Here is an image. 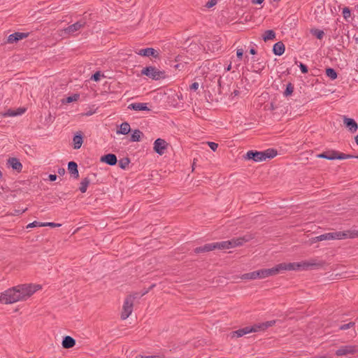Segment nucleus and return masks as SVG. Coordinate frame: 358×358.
<instances>
[{"instance_id": "obj_38", "label": "nucleus", "mask_w": 358, "mask_h": 358, "mask_svg": "<svg viewBox=\"0 0 358 358\" xmlns=\"http://www.w3.org/2000/svg\"><path fill=\"white\" fill-rule=\"evenodd\" d=\"M4 116H8V117H14V116H16V113H15V110H12V109H9L4 114H3Z\"/></svg>"}, {"instance_id": "obj_20", "label": "nucleus", "mask_w": 358, "mask_h": 358, "mask_svg": "<svg viewBox=\"0 0 358 358\" xmlns=\"http://www.w3.org/2000/svg\"><path fill=\"white\" fill-rule=\"evenodd\" d=\"M285 47L282 42L279 41L274 44L273 52L275 55L280 56L285 52Z\"/></svg>"}, {"instance_id": "obj_51", "label": "nucleus", "mask_w": 358, "mask_h": 358, "mask_svg": "<svg viewBox=\"0 0 358 358\" xmlns=\"http://www.w3.org/2000/svg\"><path fill=\"white\" fill-rule=\"evenodd\" d=\"M317 157L318 158H323V159H326V152H324L322 153H320L319 155H317Z\"/></svg>"}, {"instance_id": "obj_55", "label": "nucleus", "mask_w": 358, "mask_h": 358, "mask_svg": "<svg viewBox=\"0 0 358 358\" xmlns=\"http://www.w3.org/2000/svg\"><path fill=\"white\" fill-rule=\"evenodd\" d=\"M253 2L257 4H261L264 2V0H255V1H253Z\"/></svg>"}, {"instance_id": "obj_50", "label": "nucleus", "mask_w": 358, "mask_h": 358, "mask_svg": "<svg viewBox=\"0 0 358 358\" xmlns=\"http://www.w3.org/2000/svg\"><path fill=\"white\" fill-rule=\"evenodd\" d=\"M49 179L50 181H55L57 179V176L55 174H50L49 175Z\"/></svg>"}, {"instance_id": "obj_60", "label": "nucleus", "mask_w": 358, "mask_h": 358, "mask_svg": "<svg viewBox=\"0 0 358 358\" xmlns=\"http://www.w3.org/2000/svg\"><path fill=\"white\" fill-rule=\"evenodd\" d=\"M146 293H147V292H143V293L141 294V296L145 295Z\"/></svg>"}, {"instance_id": "obj_4", "label": "nucleus", "mask_w": 358, "mask_h": 358, "mask_svg": "<svg viewBox=\"0 0 358 358\" xmlns=\"http://www.w3.org/2000/svg\"><path fill=\"white\" fill-rule=\"evenodd\" d=\"M251 239L250 236H245L239 238H234L229 241L215 243L216 249L225 250L234 248L242 245L244 243L249 241Z\"/></svg>"}, {"instance_id": "obj_28", "label": "nucleus", "mask_w": 358, "mask_h": 358, "mask_svg": "<svg viewBox=\"0 0 358 358\" xmlns=\"http://www.w3.org/2000/svg\"><path fill=\"white\" fill-rule=\"evenodd\" d=\"M90 183V180L88 178H85L80 182L79 189L82 193H85L87 191V187Z\"/></svg>"}, {"instance_id": "obj_15", "label": "nucleus", "mask_w": 358, "mask_h": 358, "mask_svg": "<svg viewBox=\"0 0 358 358\" xmlns=\"http://www.w3.org/2000/svg\"><path fill=\"white\" fill-rule=\"evenodd\" d=\"M28 33L15 32L8 37V43H13L28 36Z\"/></svg>"}, {"instance_id": "obj_11", "label": "nucleus", "mask_w": 358, "mask_h": 358, "mask_svg": "<svg viewBox=\"0 0 358 358\" xmlns=\"http://www.w3.org/2000/svg\"><path fill=\"white\" fill-rule=\"evenodd\" d=\"M85 24L86 21L84 19H82L74 24L69 25L65 28L64 31L67 34L73 35L75 32L79 31L81 28L85 27Z\"/></svg>"}, {"instance_id": "obj_9", "label": "nucleus", "mask_w": 358, "mask_h": 358, "mask_svg": "<svg viewBox=\"0 0 358 358\" xmlns=\"http://www.w3.org/2000/svg\"><path fill=\"white\" fill-rule=\"evenodd\" d=\"M355 157V156L351 155H347L344 153H340L335 150H328L326 151V159L329 160H333V159H351Z\"/></svg>"}, {"instance_id": "obj_49", "label": "nucleus", "mask_w": 358, "mask_h": 358, "mask_svg": "<svg viewBox=\"0 0 358 358\" xmlns=\"http://www.w3.org/2000/svg\"><path fill=\"white\" fill-rule=\"evenodd\" d=\"M194 252L196 253V254L204 252L203 250V246L196 248L194 249Z\"/></svg>"}, {"instance_id": "obj_41", "label": "nucleus", "mask_w": 358, "mask_h": 358, "mask_svg": "<svg viewBox=\"0 0 358 358\" xmlns=\"http://www.w3.org/2000/svg\"><path fill=\"white\" fill-rule=\"evenodd\" d=\"M243 48H237L236 50V56L239 60H241L243 55Z\"/></svg>"}, {"instance_id": "obj_48", "label": "nucleus", "mask_w": 358, "mask_h": 358, "mask_svg": "<svg viewBox=\"0 0 358 358\" xmlns=\"http://www.w3.org/2000/svg\"><path fill=\"white\" fill-rule=\"evenodd\" d=\"M159 357L157 356V355H149V356L139 355V356L136 357V358H159Z\"/></svg>"}, {"instance_id": "obj_7", "label": "nucleus", "mask_w": 358, "mask_h": 358, "mask_svg": "<svg viewBox=\"0 0 358 358\" xmlns=\"http://www.w3.org/2000/svg\"><path fill=\"white\" fill-rule=\"evenodd\" d=\"M139 295L138 293L129 295L124 300L122 312L121 314V318L126 320L129 317L133 311L134 301L136 299L138 298Z\"/></svg>"}, {"instance_id": "obj_39", "label": "nucleus", "mask_w": 358, "mask_h": 358, "mask_svg": "<svg viewBox=\"0 0 358 358\" xmlns=\"http://www.w3.org/2000/svg\"><path fill=\"white\" fill-rule=\"evenodd\" d=\"M299 67L301 69V71L303 73H308V67L306 65L303 64V63L300 62L299 64Z\"/></svg>"}, {"instance_id": "obj_35", "label": "nucleus", "mask_w": 358, "mask_h": 358, "mask_svg": "<svg viewBox=\"0 0 358 358\" xmlns=\"http://www.w3.org/2000/svg\"><path fill=\"white\" fill-rule=\"evenodd\" d=\"M342 14H343V17H344V19L348 20L351 15L350 8L348 7L343 8Z\"/></svg>"}, {"instance_id": "obj_6", "label": "nucleus", "mask_w": 358, "mask_h": 358, "mask_svg": "<svg viewBox=\"0 0 358 358\" xmlns=\"http://www.w3.org/2000/svg\"><path fill=\"white\" fill-rule=\"evenodd\" d=\"M348 238V232L347 231H335L326 233L313 238V242L330 241V240H341Z\"/></svg>"}, {"instance_id": "obj_17", "label": "nucleus", "mask_w": 358, "mask_h": 358, "mask_svg": "<svg viewBox=\"0 0 358 358\" xmlns=\"http://www.w3.org/2000/svg\"><path fill=\"white\" fill-rule=\"evenodd\" d=\"M101 162H105L106 164L113 166L117 162V157L114 154H107L101 157Z\"/></svg>"}, {"instance_id": "obj_18", "label": "nucleus", "mask_w": 358, "mask_h": 358, "mask_svg": "<svg viewBox=\"0 0 358 358\" xmlns=\"http://www.w3.org/2000/svg\"><path fill=\"white\" fill-rule=\"evenodd\" d=\"M7 164L12 167L13 169L17 171V172H20L22 169V164L21 162L15 157L9 158L7 161Z\"/></svg>"}, {"instance_id": "obj_29", "label": "nucleus", "mask_w": 358, "mask_h": 358, "mask_svg": "<svg viewBox=\"0 0 358 358\" xmlns=\"http://www.w3.org/2000/svg\"><path fill=\"white\" fill-rule=\"evenodd\" d=\"M80 95L78 94H74L71 96L66 97V99H62L63 103H69L73 101H76L78 100Z\"/></svg>"}, {"instance_id": "obj_33", "label": "nucleus", "mask_w": 358, "mask_h": 358, "mask_svg": "<svg viewBox=\"0 0 358 358\" xmlns=\"http://www.w3.org/2000/svg\"><path fill=\"white\" fill-rule=\"evenodd\" d=\"M293 91H294V86L291 83H289L286 85V89H285L283 94L285 96H288L292 94Z\"/></svg>"}, {"instance_id": "obj_25", "label": "nucleus", "mask_w": 358, "mask_h": 358, "mask_svg": "<svg viewBox=\"0 0 358 358\" xmlns=\"http://www.w3.org/2000/svg\"><path fill=\"white\" fill-rule=\"evenodd\" d=\"M131 130L130 125L128 122H124L120 125L119 129L117 131V134L126 135L129 134Z\"/></svg>"}, {"instance_id": "obj_13", "label": "nucleus", "mask_w": 358, "mask_h": 358, "mask_svg": "<svg viewBox=\"0 0 358 358\" xmlns=\"http://www.w3.org/2000/svg\"><path fill=\"white\" fill-rule=\"evenodd\" d=\"M167 143L165 140L162 138H157L154 142V150L159 155H162L167 148Z\"/></svg>"}, {"instance_id": "obj_10", "label": "nucleus", "mask_w": 358, "mask_h": 358, "mask_svg": "<svg viewBox=\"0 0 358 358\" xmlns=\"http://www.w3.org/2000/svg\"><path fill=\"white\" fill-rule=\"evenodd\" d=\"M357 351V348L355 345H344L339 348L335 352L336 355L346 356L348 355H353Z\"/></svg>"}, {"instance_id": "obj_57", "label": "nucleus", "mask_w": 358, "mask_h": 358, "mask_svg": "<svg viewBox=\"0 0 358 358\" xmlns=\"http://www.w3.org/2000/svg\"><path fill=\"white\" fill-rule=\"evenodd\" d=\"M355 139V142H356L357 145H358V136H356Z\"/></svg>"}, {"instance_id": "obj_3", "label": "nucleus", "mask_w": 358, "mask_h": 358, "mask_svg": "<svg viewBox=\"0 0 358 358\" xmlns=\"http://www.w3.org/2000/svg\"><path fill=\"white\" fill-rule=\"evenodd\" d=\"M277 150L273 148L264 151L249 150L246 153L245 159H252L255 162H260L268 159H272L277 155Z\"/></svg>"}, {"instance_id": "obj_22", "label": "nucleus", "mask_w": 358, "mask_h": 358, "mask_svg": "<svg viewBox=\"0 0 358 358\" xmlns=\"http://www.w3.org/2000/svg\"><path fill=\"white\" fill-rule=\"evenodd\" d=\"M68 170L69 173L73 176L74 178L79 177L78 171V165L75 162H70L68 164Z\"/></svg>"}, {"instance_id": "obj_36", "label": "nucleus", "mask_w": 358, "mask_h": 358, "mask_svg": "<svg viewBox=\"0 0 358 358\" xmlns=\"http://www.w3.org/2000/svg\"><path fill=\"white\" fill-rule=\"evenodd\" d=\"M355 323L351 322H349L348 324H345L341 325L339 327V329H341V330H346V329H350L351 327H355Z\"/></svg>"}, {"instance_id": "obj_45", "label": "nucleus", "mask_w": 358, "mask_h": 358, "mask_svg": "<svg viewBox=\"0 0 358 358\" xmlns=\"http://www.w3.org/2000/svg\"><path fill=\"white\" fill-rule=\"evenodd\" d=\"M15 110L16 116L22 115L25 111L26 109L24 108H19Z\"/></svg>"}, {"instance_id": "obj_14", "label": "nucleus", "mask_w": 358, "mask_h": 358, "mask_svg": "<svg viewBox=\"0 0 358 358\" xmlns=\"http://www.w3.org/2000/svg\"><path fill=\"white\" fill-rule=\"evenodd\" d=\"M251 332H257L255 326L252 327H245L242 329H239L236 331H234L231 333L232 337L239 338L241 337L245 334H248Z\"/></svg>"}, {"instance_id": "obj_53", "label": "nucleus", "mask_w": 358, "mask_h": 358, "mask_svg": "<svg viewBox=\"0 0 358 358\" xmlns=\"http://www.w3.org/2000/svg\"><path fill=\"white\" fill-rule=\"evenodd\" d=\"M231 69V64L230 63L227 67H225V71H229Z\"/></svg>"}, {"instance_id": "obj_24", "label": "nucleus", "mask_w": 358, "mask_h": 358, "mask_svg": "<svg viewBox=\"0 0 358 358\" xmlns=\"http://www.w3.org/2000/svg\"><path fill=\"white\" fill-rule=\"evenodd\" d=\"M275 323V320L268 321L261 324H255L257 332L259 331H264L267 328L272 327Z\"/></svg>"}, {"instance_id": "obj_16", "label": "nucleus", "mask_w": 358, "mask_h": 358, "mask_svg": "<svg viewBox=\"0 0 358 358\" xmlns=\"http://www.w3.org/2000/svg\"><path fill=\"white\" fill-rule=\"evenodd\" d=\"M146 103H132L128 106V108L136 111L147 110L149 111L150 109L147 106Z\"/></svg>"}, {"instance_id": "obj_42", "label": "nucleus", "mask_w": 358, "mask_h": 358, "mask_svg": "<svg viewBox=\"0 0 358 358\" xmlns=\"http://www.w3.org/2000/svg\"><path fill=\"white\" fill-rule=\"evenodd\" d=\"M208 145H209L210 148L213 151H215L218 147V144L215 142H208Z\"/></svg>"}, {"instance_id": "obj_19", "label": "nucleus", "mask_w": 358, "mask_h": 358, "mask_svg": "<svg viewBox=\"0 0 358 358\" xmlns=\"http://www.w3.org/2000/svg\"><path fill=\"white\" fill-rule=\"evenodd\" d=\"M344 124L352 133L355 132L358 129V125L357 122L355 121V120L352 118L345 117Z\"/></svg>"}, {"instance_id": "obj_59", "label": "nucleus", "mask_w": 358, "mask_h": 358, "mask_svg": "<svg viewBox=\"0 0 358 358\" xmlns=\"http://www.w3.org/2000/svg\"><path fill=\"white\" fill-rule=\"evenodd\" d=\"M2 177V173L1 171H0V178Z\"/></svg>"}, {"instance_id": "obj_21", "label": "nucleus", "mask_w": 358, "mask_h": 358, "mask_svg": "<svg viewBox=\"0 0 358 358\" xmlns=\"http://www.w3.org/2000/svg\"><path fill=\"white\" fill-rule=\"evenodd\" d=\"M73 148L74 149H79L83 143V134L81 131L78 132L73 138Z\"/></svg>"}, {"instance_id": "obj_54", "label": "nucleus", "mask_w": 358, "mask_h": 358, "mask_svg": "<svg viewBox=\"0 0 358 358\" xmlns=\"http://www.w3.org/2000/svg\"><path fill=\"white\" fill-rule=\"evenodd\" d=\"M27 209H24V210H15V214H20V213H24Z\"/></svg>"}, {"instance_id": "obj_23", "label": "nucleus", "mask_w": 358, "mask_h": 358, "mask_svg": "<svg viewBox=\"0 0 358 358\" xmlns=\"http://www.w3.org/2000/svg\"><path fill=\"white\" fill-rule=\"evenodd\" d=\"M76 344V341L71 336H66L62 341V346L64 348H73Z\"/></svg>"}, {"instance_id": "obj_47", "label": "nucleus", "mask_w": 358, "mask_h": 358, "mask_svg": "<svg viewBox=\"0 0 358 358\" xmlns=\"http://www.w3.org/2000/svg\"><path fill=\"white\" fill-rule=\"evenodd\" d=\"M43 224H45V226H50V227H59V226H61L60 224H56V223H54V222H45V223H43Z\"/></svg>"}, {"instance_id": "obj_32", "label": "nucleus", "mask_w": 358, "mask_h": 358, "mask_svg": "<svg viewBox=\"0 0 358 358\" xmlns=\"http://www.w3.org/2000/svg\"><path fill=\"white\" fill-rule=\"evenodd\" d=\"M216 249L215 243H207L203 245V250L204 252H208Z\"/></svg>"}, {"instance_id": "obj_31", "label": "nucleus", "mask_w": 358, "mask_h": 358, "mask_svg": "<svg viewBox=\"0 0 358 358\" xmlns=\"http://www.w3.org/2000/svg\"><path fill=\"white\" fill-rule=\"evenodd\" d=\"M129 162H130V161H129V158L126 157V158L121 159L119 161L118 164H119V166L122 169H125L126 168L128 167Z\"/></svg>"}, {"instance_id": "obj_1", "label": "nucleus", "mask_w": 358, "mask_h": 358, "mask_svg": "<svg viewBox=\"0 0 358 358\" xmlns=\"http://www.w3.org/2000/svg\"><path fill=\"white\" fill-rule=\"evenodd\" d=\"M40 285H20L6 290L0 295V303L4 304L13 303L19 301L26 300L37 290Z\"/></svg>"}, {"instance_id": "obj_26", "label": "nucleus", "mask_w": 358, "mask_h": 358, "mask_svg": "<svg viewBox=\"0 0 358 358\" xmlns=\"http://www.w3.org/2000/svg\"><path fill=\"white\" fill-rule=\"evenodd\" d=\"M143 136V132L139 129H135L131 136L130 141L132 142H138L141 141V138Z\"/></svg>"}, {"instance_id": "obj_2", "label": "nucleus", "mask_w": 358, "mask_h": 358, "mask_svg": "<svg viewBox=\"0 0 358 358\" xmlns=\"http://www.w3.org/2000/svg\"><path fill=\"white\" fill-rule=\"evenodd\" d=\"M317 263L314 260L303 262L281 263L273 267L275 275L285 271H296L300 269H307L310 266H316Z\"/></svg>"}, {"instance_id": "obj_40", "label": "nucleus", "mask_w": 358, "mask_h": 358, "mask_svg": "<svg viewBox=\"0 0 358 358\" xmlns=\"http://www.w3.org/2000/svg\"><path fill=\"white\" fill-rule=\"evenodd\" d=\"M101 75L99 71L96 72L94 75L92 76L91 80L94 81H99L100 80Z\"/></svg>"}, {"instance_id": "obj_34", "label": "nucleus", "mask_w": 358, "mask_h": 358, "mask_svg": "<svg viewBox=\"0 0 358 358\" xmlns=\"http://www.w3.org/2000/svg\"><path fill=\"white\" fill-rule=\"evenodd\" d=\"M311 33L318 39H322L324 35V31L320 29L312 30Z\"/></svg>"}, {"instance_id": "obj_58", "label": "nucleus", "mask_w": 358, "mask_h": 358, "mask_svg": "<svg viewBox=\"0 0 358 358\" xmlns=\"http://www.w3.org/2000/svg\"><path fill=\"white\" fill-rule=\"evenodd\" d=\"M238 93H239V92H238V90H234V95H235V96L238 95Z\"/></svg>"}, {"instance_id": "obj_44", "label": "nucleus", "mask_w": 358, "mask_h": 358, "mask_svg": "<svg viewBox=\"0 0 358 358\" xmlns=\"http://www.w3.org/2000/svg\"><path fill=\"white\" fill-rule=\"evenodd\" d=\"M217 3V0H210L206 3V6L208 8L214 6Z\"/></svg>"}, {"instance_id": "obj_43", "label": "nucleus", "mask_w": 358, "mask_h": 358, "mask_svg": "<svg viewBox=\"0 0 358 358\" xmlns=\"http://www.w3.org/2000/svg\"><path fill=\"white\" fill-rule=\"evenodd\" d=\"M347 232H348V238H352L355 237H358V230L356 231H347Z\"/></svg>"}, {"instance_id": "obj_27", "label": "nucleus", "mask_w": 358, "mask_h": 358, "mask_svg": "<svg viewBox=\"0 0 358 358\" xmlns=\"http://www.w3.org/2000/svg\"><path fill=\"white\" fill-rule=\"evenodd\" d=\"M275 38V33L273 30H266L264 35H263V39L264 41H268L270 40H273Z\"/></svg>"}, {"instance_id": "obj_30", "label": "nucleus", "mask_w": 358, "mask_h": 358, "mask_svg": "<svg viewBox=\"0 0 358 358\" xmlns=\"http://www.w3.org/2000/svg\"><path fill=\"white\" fill-rule=\"evenodd\" d=\"M326 75L331 79L335 80L337 78L336 71L332 68H327L326 69Z\"/></svg>"}, {"instance_id": "obj_56", "label": "nucleus", "mask_w": 358, "mask_h": 358, "mask_svg": "<svg viewBox=\"0 0 358 358\" xmlns=\"http://www.w3.org/2000/svg\"><path fill=\"white\" fill-rule=\"evenodd\" d=\"M250 53L251 55H255V54L257 53V52H256V50H255V48H251V49L250 50Z\"/></svg>"}, {"instance_id": "obj_62", "label": "nucleus", "mask_w": 358, "mask_h": 358, "mask_svg": "<svg viewBox=\"0 0 358 358\" xmlns=\"http://www.w3.org/2000/svg\"><path fill=\"white\" fill-rule=\"evenodd\" d=\"M357 9H358V4H357Z\"/></svg>"}, {"instance_id": "obj_5", "label": "nucleus", "mask_w": 358, "mask_h": 358, "mask_svg": "<svg viewBox=\"0 0 358 358\" xmlns=\"http://www.w3.org/2000/svg\"><path fill=\"white\" fill-rule=\"evenodd\" d=\"M272 275H275L273 267L243 274L241 278L243 280H255L263 279Z\"/></svg>"}, {"instance_id": "obj_46", "label": "nucleus", "mask_w": 358, "mask_h": 358, "mask_svg": "<svg viewBox=\"0 0 358 358\" xmlns=\"http://www.w3.org/2000/svg\"><path fill=\"white\" fill-rule=\"evenodd\" d=\"M198 88H199V83H194L190 86V90H191L196 91V90H198Z\"/></svg>"}, {"instance_id": "obj_12", "label": "nucleus", "mask_w": 358, "mask_h": 358, "mask_svg": "<svg viewBox=\"0 0 358 358\" xmlns=\"http://www.w3.org/2000/svg\"><path fill=\"white\" fill-rule=\"evenodd\" d=\"M135 52L143 57H152L154 58H158L159 57V52L152 48H147L144 49H139L135 50Z\"/></svg>"}, {"instance_id": "obj_8", "label": "nucleus", "mask_w": 358, "mask_h": 358, "mask_svg": "<svg viewBox=\"0 0 358 358\" xmlns=\"http://www.w3.org/2000/svg\"><path fill=\"white\" fill-rule=\"evenodd\" d=\"M141 75L146 76L152 80H159L160 78H164V72L159 71L155 66H146L141 70Z\"/></svg>"}, {"instance_id": "obj_61", "label": "nucleus", "mask_w": 358, "mask_h": 358, "mask_svg": "<svg viewBox=\"0 0 358 358\" xmlns=\"http://www.w3.org/2000/svg\"><path fill=\"white\" fill-rule=\"evenodd\" d=\"M274 1H280V0H273Z\"/></svg>"}, {"instance_id": "obj_52", "label": "nucleus", "mask_w": 358, "mask_h": 358, "mask_svg": "<svg viewBox=\"0 0 358 358\" xmlns=\"http://www.w3.org/2000/svg\"><path fill=\"white\" fill-rule=\"evenodd\" d=\"M58 173L59 175H64L65 173V169H59Z\"/></svg>"}, {"instance_id": "obj_37", "label": "nucleus", "mask_w": 358, "mask_h": 358, "mask_svg": "<svg viewBox=\"0 0 358 358\" xmlns=\"http://www.w3.org/2000/svg\"><path fill=\"white\" fill-rule=\"evenodd\" d=\"M45 227V224H43L41 222L34 221V222L29 224L27 225V228H32V227Z\"/></svg>"}]
</instances>
